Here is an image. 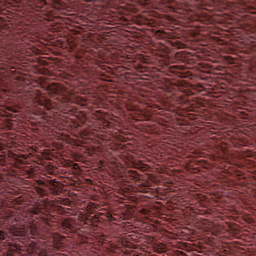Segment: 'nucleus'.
<instances>
[{
    "mask_svg": "<svg viewBox=\"0 0 256 256\" xmlns=\"http://www.w3.org/2000/svg\"><path fill=\"white\" fill-rule=\"evenodd\" d=\"M2 185L0 182V187ZM9 199L11 192L0 188V241L9 239L11 235L29 237L37 239V245L42 249H62L65 238L49 231V216L39 204L16 216L15 212L7 208Z\"/></svg>",
    "mask_w": 256,
    "mask_h": 256,
    "instance_id": "1",
    "label": "nucleus"
},
{
    "mask_svg": "<svg viewBox=\"0 0 256 256\" xmlns=\"http://www.w3.org/2000/svg\"><path fill=\"white\" fill-rule=\"evenodd\" d=\"M9 51H18L21 43V35L10 33L6 38Z\"/></svg>",
    "mask_w": 256,
    "mask_h": 256,
    "instance_id": "2",
    "label": "nucleus"
},
{
    "mask_svg": "<svg viewBox=\"0 0 256 256\" xmlns=\"http://www.w3.org/2000/svg\"><path fill=\"white\" fill-rule=\"evenodd\" d=\"M52 93L60 103H69L71 101V98L65 94V90L60 85H55L52 88Z\"/></svg>",
    "mask_w": 256,
    "mask_h": 256,
    "instance_id": "3",
    "label": "nucleus"
},
{
    "mask_svg": "<svg viewBox=\"0 0 256 256\" xmlns=\"http://www.w3.org/2000/svg\"><path fill=\"white\" fill-rule=\"evenodd\" d=\"M29 101L30 103H38V105H42L45 107V109H47L48 111L53 109L51 102L46 101L45 104H43V102H41V100H39V95L36 97H33V95L29 94Z\"/></svg>",
    "mask_w": 256,
    "mask_h": 256,
    "instance_id": "4",
    "label": "nucleus"
},
{
    "mask_svg": "<svg viewBox=\"0 0 256 256\" xmlns=\"http://www.w3.org/2000/svg\"><path fill=\"white\" fill-rule=\"evenodd\" d=\"M171 73H174L175 75H179L180 71H183V66L174 65L170 67Z\"/></svg>",
    "mask_w": 256,
    "mask_h": 256,
    "instance_id": "5",
    "label": "nucleus"
},
{
    "mask_svg": "<svg viewBox=\"0 0 256 256\" xmlns=\"http://www.w3.org/2000/svg\"><path fill=\"white\" fill-rule=\"evenodd\" d=\"M63 228L68 229L69 231H73V224L69 221L63 222Z\"/></svg>",
    "mask_w": 256,
    "mask_h": 256,
    "instance_id": "6",
    "label": "nucleus"
},
{
    "mask_svg": "<svg viewBox=\"0 0 256 256\" xmlns=\"http://www.w3.org/2000/svg\"><path fill=\"white\" fill-rule=\"evenodd\" d=\"M45 5H46V3H45V1H40V4L37 6L39 9H41V8H43V7H45Z\"/></svg>",
    "mask_w": 256,
    "mask_h": 256,
    "instance_id": "7",
    "label": "nucleus"
},
{
    "mask_svg": "<svg viewBox=\"0 0 256 256\" xmlns=\"http://www.w3.org/2000/svg\"><path fill=\"white\" fill-rule=\"evenodd\" d=\"M46 256H49V255H46ZM51 256H63V254H53Z\"/></svg>",
    "mask_w": 256,
    "mask_h": 256,
    "instance_id": "8",
    "label": "nucleus"
},
{
    "mask_svg": "<svg viewBox=\"0 0 256 256\" xmlns=\"http://www.w3.org/2000/svg\"><path fill=\"white\" fill-rule=\"evenodd\" d=\"M174 99H177V96H174Z\"/></svg>",
    "mask_w": 256,
    "mask_h": 256,
    "instance_id": "9",
    "label": "nucleus"
}]
</instances>
